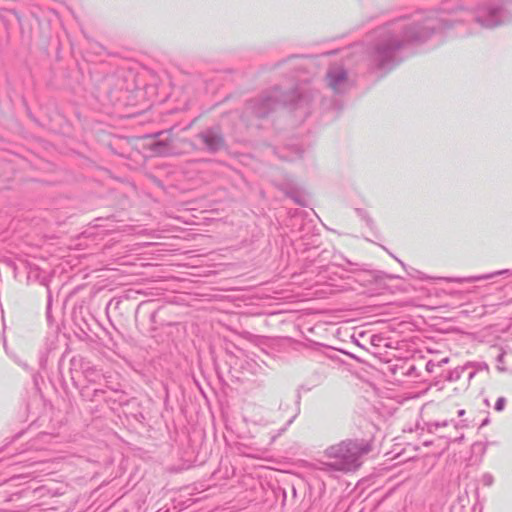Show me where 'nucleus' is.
<instances>
[{"label": "nucleus", "instance_id": "f257e3e1", "mask_svg": "<svg viewBox=\"0 0 512 512\" xmlns=\"http://www.w3.org/2000/svg\"><path fill=\"white\" fill-rule=\"evenodd\" d=\"M369 442L348 441L336 447L335 454L343 458L347 463H354L359 457L371 451Z\"/></svg>", "mask_w": 512, "mask_h": 512}, {"label": "nucleus", "instance_id": "f03ea898", "mask_svg": "<svg viewBox=\"0 0 512 512\" xmlns=\"http://www.w3.org/2000/svg\"><path fill=\"white\" fill-rule=\"evenodd\" d=\"M205 141L213 149H215L223 144V139L221 137H216L211 142H209L207 139Z\"/></svg>", "mask_w": 512, "mask_h": 512}, {"label": "nucleus", "instance_id": "7ed1b4c3", "mask_svg": "<svg viewBox=\"0 0 512 512\" xmlns=\"http://www.w3.org/2000/svg\"><path fill=\"white\" fill-rule=\"evenodd\" d=\"M504 406H505V399L499 398L495 404V409L497 411H502L504 409Z\"/></svg>", "mask_w": 512, "mask_h": 512}]
</instances>
